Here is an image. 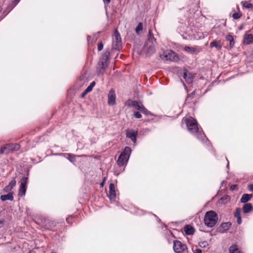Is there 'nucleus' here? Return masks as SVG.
<instances>
[{
	"label": "nucleus",
	"instance_id": "423d86ee",
	"mask_svg": "<svg viewBox=\"0 0 253 253\" xmlns=\"http://www.w3.org/2000/svg\"><path fill=\"white\" fill-rule=\"evenodd\" d=\"M20 146L18 143H8L1 147V154H8L10 152L19 150Z\"/></svg>",
	"mask_w": 253,
	"mask_h": 253
},
{
	"label": "nucleus",
	"instance_id": "f3484780",
	"mask_svg": "<svg viewBox=\"0 0 253 253\" xmlns=\"http://www.w3.org/2000/svg\"><path fill=\"white\" fill-rule=\"evenodd\" d=\"M183 78L188 84H190L193 81V78L192 75L187 71L185 70L183 73Z\"/></svg>",
	"mask_w": 253,
	"mask_h": 253
},
{
	"label": "nucleus",
	"instance_id": "7ed1b4c3",
	"mask_svg": "<svg viewBox=\"0 0 253 253\" xmlns=\"http://www.w3.org/2000/svg\"><path fill=\"white\" fill-rule=\"evenodd\" d=\"M218 215L215 211H207L204 217V223L208 227H213L218 221Z\"/></svg>",
	"mask_w": 253,
	"mask_h": 253
},
{
	"label": "nucleus",
	"instance_id": "5fc2aeb1",
	"mask_svg": "<svg viewBox=\"0 0 253 253\" xmlns=\"http://www.w3.org/2000/svg\"><path fill=\"white\" fill-rule=\"evenodd\" d=\"M20 0H15L16 3H18Z\"/></svg>",
	"mask_w": 253,
	"mask_h": 253
},
{
	"label": "nucleus",
	"instance_id": "f704fd0d",
	"mask_svg": "<svg viewBox=\"0 0 253 253\" xmlns=\"http://www.w3.org/2000/svg\"><path fill=\"white\" fill-rule=\"evenodd\" d=\"M135 213L138 215H141L144 213V211L142 210L137 208L135 210Z\"/></svg>",
	"mask_w": 253,
	"mask_h": 253
},
{
	"label": "nucleus",
	"instance_id": "2f4dec72",
	"mask_svg": "<svg viewBox=\"0 0 253 253\" xmlns=\"http://www.w3.org/2000/svg\"><path fill=\"white\" fill-rule=\"evenodd\" d=\"M142 113L146 115H151V116H155L153 114L151 113L149 111H148L147 109H146L144 107L143 108L142 111H141Z\"/></svg>",
	"mask_w": 253,
	"mask_h": 253
},
{
	"label": "nucleus",
	"instance_id": "13d9d810",
	"mask_svg": "<svg viewBox=\"0 0 253 253\" xmlns=\"http://www.w3.org/2000/svg\"><path fill=\"white\" fill-rule=\"evenodd\" d=\"M2 8H0V12L2 11Z\"/></svg>",
	"mask_w": 253,
	"mask_h": 253
},
{
	"label": "nucleus",
	"instance_id": "bb28decb",
	"mask_svg": "<svg viewBox=\"0 0 253 253\" xmlns=\"http://www.w3.org/2000/svg\"><path fill=\"white\" fill-rule=\"evenodd\" d=\"M225 39L227 41L229 42V46L230 48H232L234 46L235 43L233 37L230 34H228L226 36Z\"/></svg>",
	"mask_w": 253,
	"mask_h": 253
},
{
	"label": "nucleus",
	"instance_id": "8fccbe9b",
	"mask_svg": "<svg viewBox=\"0 0 253 253\" xmlns=\"http://www.w3.org/2000/svg\"><path fill=\"white\" fill-rule=\"evenodd\" d=\"M105 179H106V178H105V177H104V179H103V181H102L100 183V187H103V186H104V182H105Z\"/></svg>",
	"mask_w": 253,
	"mask_h": 253
},
{
	"label": "nucleus",
	"instance_id": "bf43d9fd",
	"mask_svg": "<svg viewBox=\"0 0 253 253\" xmlns=\"http://www.w3.org/2000/svg\"><path fill=\"white\" fill-rule=\"evenodd\" d=\"M0 154H1V148L0 149Z\"/></svg>",
	"mask_w": 253,
	"mask_h": 253
},
{
	"label": "nucleus",
	"instance_id": "4d7b16f0",
	"mask_svg": "<svg viewBox=\"0 0 253 253\" xmlns=\"http://www.w3.org/2000/svg\"><path fill=\"white\" fill-rule=\"evenodd\" d=\"M229 166V162H228L227 165V168H228Z\"/></svg>",
	"mask_w": 253,
	"mask_h": 253
},
{
	"label": "nucleus",
	"instance_id": "a18cd8bd",
	"mask_svg": "<svg viewBox=\"0 0 253 253\" xmlns=\"http://www.w3.org/2000/svg\"><path fill=\"white\" fill-rule=\"evenodd\" d=\"M237 222L238 224H241V223H242V218H241V216L240 217H237Z\"/></svg>",
	"mask_w": 253,
	"mask_h": 253
},
{
	"label": "nucleus",
	"instance_id": "6e6d98bb",
	"mask_svg": "<svg viewBox=\"0 0 253 253\" xmlns=\"http://www.w3.org/2000/svg\"><path fill=\"white\" fill-rule=\"evenodd\" d=\"M29 253H35V252L33 251H31Z\"/></svg>",
	"mask_w": 253,
	"mask_h": 253
},
{
	"label": "nucleus",
	"instance_id": "393cba45",
	"mask_svg": "<svg viewBox=\"0 0 253 253\" xmlns=\"http://www.w3.org/2000/svg\"><path fill=\"white\" fill-rule=\"evenodd\" d=\"M131 106L140 112L142 111L144 107L143 105H140L137 101H133L131 102Z\"/></svg>",
	"mask_w": 253,
	"mask_h": 253
},
{
	"label": "nucleus",
	"instance_id": "473e14b6",
	"mask_svg": "<svg viewBox=\"0 0 253 253\" xmlns=\"http://www.w3.org/2000/svg\"><path fill=\"white\" fill-rule=\"evenodd\" d=\"M241 210L239 208H238L236 209L235 211L234 212V215L235 217H238L241 216Z\"/></svg>",
	"mask_w": 253,
	"mask_h": 253
},
{
	"label": "nucleus",
	"instance_id": "c9c22d12",
	"mask_svg": "<svg viewBox=\"0 0 253 253\" xmlns=\"http://www.w3.org/2000/svg\"><path fill=\"white\" fill-rule=\"evenodd\" d=\"M16 182L15 179L12 180L9 183L8 186L12 189L16 185Z\"/></svg>",
	"mask_w": 253,
	"mask_h": 253
},
{
	"label": "nucleus",
	"instance_id": "4c0bfd02",
	"mask_svg": "<svg viewBox=\"0 0 253 253\" xmlns=\"http://www.w3.org/2000/svg\"><path fill=\"white\" fill-rule=\"evenodd\" d=\"M241 16V14H240L239 13L235 12L233 14L232 17L235 19H239Z\"/></svg>",
	"mask_w": 253,
	"mask_h": 253
},
{
	"label": "nucleus",
	"instance_id": "cd10ccee",
	"mask_svg": "<svg viewBox=\"0 0 253 253\" xmlns=\"http://www.w3.org/2000/svg\"><path fill=\"white\" fill-rule=\"evenodd\" d=\"M184 50L187 51V52L190 53H193L195 52L197 50V48L195 47H191L189 46H186L184 47Z\"/></svg>",
	"mask_w": 253,
	"mask_h": 253
},
{
	"label": "nucleus",
	"instance_id": "9b49d317",
	"mask_svg": "<svg viewBox=\"0 0 253 253\" xmlns=\"http://www.w3.org/2000/svg\"><path fill=\"white\" fill-rule=\"evenodd\" d=\"M108 103L109 105H114L116 103V94L115 90L111 89L108 94Z\"/></svg>",
	"mask_w": 253,
	"mask_h": 253
},
{
	"label": "nucleus",
	"instance_id": "864d4df0",
	"mask_svg": "<svg viewBox=\"0 0 253 253\" xmlns=\"http://www.w3.org/2000/svg\"><path fill=\"white\" fill-rule=\"evenodd\" d=\"M91 38V37L90 36H87V40L89 41Z\"/></svg>",
	"mask_w": 253,
	"mask_h": 253
},
{
	"label": "nucleus",
	"instance_id": "5701e85b",
	"mask_svg": "<svg viewBox=\"0 0 253 253\" xmlns=\"http://www.w3.org/2000/svg\"><path fill=\"white\" fill-rule=\"evenodd\" d=\"M0 199L2 201H5L6 200L12 201L13 200V193L12 192H9L7 194L2 195L0 196Z\"/></svg>",
	"mask_w": 253,
	"mask_h": 253
},
{
	"label": "nucleus",
	"instance_id": "c03bdc74",
	"mask_svg": "<svg viewBox=\"0 0 253 253\" xmlns=\"http://www.w3.org/2000/svg\"><path fill=\"white\" fill-rule=\"evenodd\" d=\"M88 92L87 91H86V90L85 89L84 91L81 94V97L82 98L84 97Z\"/></svg>",
	"mask_w": 253,
	"mask_h": 253
},
{
	"label": "nucleus",
	"instance_id": "a878e982",
	"mask_svg": "<svg viewBox=\"0 0 253 253\" xmlns=\"http://www.w3.org/2000/svg\"><path fill=\"white\" fill-rule=\"evenodd\" d=\"M229 253H243L236 245L231 246L229 249Z\"/></svg>",
	"mask_w": 253,
	"mask_h": 253
},
{
	"label": "nucleus",
	"instance_id": "72a5a7b5",
	"mask_svg": "<svg viewBox=\"0 0 253 253\" xmlns=\"http://www.w3.org/2000/svg\"><path fill=\"white\" fill-rule=\"evenodd\" d=\"M13 7L12 6L11 4L8 5L6 9H5L3 11V13L5 15H7L12 9Z\"/></svg>",
	"mask_w": 253,
	"mask_h": 253
},
{
	"label": "nucleus",
	"instance_id": "6e6552de",
	"mask_svg": "<svg viewBox=\"0 0 253 253\" xmlns=\"http://www.w3.org/2000/svg\"><path fill=\"white\" fill-rule=\"evenodd\" d=\"M28 180V177L24 176L21 180V184L19 189L18 195L22 197L25 196L26 191V185Z\"/></svg>",
	"mask_w": 253,
	"mask_h": 253
},
{
	"label": "nucleus",
	"instance_id": "f257e3e1",
	"mask_svg": "<svg viewBox=\"0 0 253 253\" xmlns=\"http://www.w3.org/2000/svg\"><path fill=\"white\" fill-rule=\"evenodd\" d=\"M184 121L189 132L194 135L208 148H209L211 146L210 143L202 129L201 127H199L196 120L190 117L185 118Z\"/></svg>",
	"mask_w": 253,
	"mask_h": 253
},
{
	"label": "nucleus",
	"instance_id": "2eb2a0df",
	"mask_svg": "<svg viewBox=\"0 0 253 253\" xmlns=\"http://www.w3.org/2000/svg\"><path fill=\"white\" fill-rule=\"evenodd\" d=\"M156 40L154 38L153 35L152 33L151 30H149L148 31V40L146 42V44L147 45H148L149 44H156Z\"/></svg>",
	"mask_w": 253,
	"mask_h": 253
},
{
	"label": "nucleus",
	"instance_id": "39448f33",
	"mask_svg": "<svg viewBox=\"0 0 253 253\" xmlns=\"http://www.w3.org/2000/svg\"><path fill=\"white\" fill-rule=\"evenodd\" d=\"M131 149L128 146L125 147L123 151L120 155L117 161V164L120 167L123 166L128 162L130 154Z\"/></svg>",
	"mask_w": 253,
	"mask_h": 253
},
{
	"label": "nucleus",
	"instance_id": "a211bd4d",
	"mask_svg": "<svg viewBox=\"0 0 253 253\" xmlns=\"http://www.w3.org/2000/svg\"><path fill=\"white\" fill-rule=\"evenodd\" d=\"M156 44H149L147 45L145 43V46L147 47V55L149 56H151L155 51Z\"/></svg>",
	"mask_w": 253,
	"mask_h": 253
},
{
	"label": "nucleus",
	"instance_id": "58836bf2",
	"mask_svg": "<svg viewBox=\"0 0 253 253\" xmlns=\"http://www.w3.org/2000/svg\"><path fill=\"white\" fill-rule=\"evenodd\" d=\"M97 48H98V51H101V50L103 49V44L101 42L98 43Z\"/></svg>",
	"mask_w": 253,
	"mask_h": 253
},
{
	"label": "nucleus",
	"instance_id": "e433bc0d",
	"mask_svg": "<svg viewBox=\"0 0 253 253\" xmlns=\"http://www.w3.org/2000/svg\"><path fill=\"white\" fill-rule=\"evenodd\" d=\"M208 243L206 241L201 242L199 243V246L201 248H206L208 246Z\"/></svg>",
	"mask_w": 253,
	"mask_h": 253
},
{
	"label": "nucleus",
	"instance_id": "aec40b11",
	"mask_svg": "<svg viewBox=\"0 0 253 253\" xmlns=\"http://www.w3.org/2000/svg\"><path fill=\"white\" fill-rule=\"evenodd\" d=\"M210 47H215L217 50H220L222 48V45L220 41L214 40L210 43Z\"/></svg>",
	"mask_w": 253,
	"mask_h": 253
},
{
	"label": "nucleus",
	"instance_id": "9d476101",
	"mask_svg": "<svg viewBox=\"0 0 253 253\" xmlns=\"http://www.w3.org/2000/svg\"><path fill=\"white\" fill-rule=\"evenodd\" d=\"M230 222H226L222 223L217 228V232L220 233H223L227 232L231 226Z\"/></svg>",
	"mask_w": 253,
	"mask_h": 253
},
{
	"label": "nucleus",
	"instance_id": "603ef678",
	"mask_svg": "<svg viewBox=\"0 0 253 253\" xmlns=\"http://www.w3.org/2000/svg\"><path fill=\"white\" fill-rule=\"evenodd\" d=\"M103 1L105 4H109L111 0H103Z\"/></svg>",
	"mask_w": 253,
	"mask_h": 253
},
{
	"label": "nucleus",
	"instance_id": "b1692460",
	"mask_svg": "<svg viewBox=\"0 0 253 253\" xmlns=\"http://www.w3.org/2000/svg\"><path fill=\"white\" fill-rule=\"evenodd\" d=\"M252 197V194H244L242 196V197L240 199V202L242 203L246 204L250 200Z\"/></svg>",
	"mask_w": 253,
	"mask_h": 253
},
{
	"label": "nucleus",
	"instance_id": "09e8293b",
	"mask_svg": "<svg viewBox=\"0 0 253 253\" xmlns=\"http://www.w3.org/2000/svg\"><path fill=\"white\" fill-rule=\"evenodd\" d=\"M18 3H16L15 0H14L13 1H12L11 3L10 4L12 7H14L15 6H16V5Z\"/></svg>",
	"mask_w": 253,
	"mask_h": 253
},
{
	"label": "nucleus",
	"instance_id": "052dcab7",
	"mask_svg": "<svg viewBox=\"0 0 253 253\" xmlns=\"http://www.w3.org/2000/svg\"><path fill=\"white\" fill-rule=\"evenodd\" d=\"M54 253V252H52V253Z\"/></svg>",
	"mask_w": 253,
	"mask_h": 253
},
{
	"label": "nucleus",
	"instance_id": "6ab92c4d",
	"mask_svg": "<svg viewBox=\"0 0 253 253\" xmlns=\"http://www.w3.org/2000/svg\"><path fill=\"white\" fill-rule=\"evenodd\" d=\"M55 155H59V156H64V157H66L69 161H70L72 163H74L76 161V156L73 154H63V153H60V154H55Z\"/></svg>",
	"mask_w": 253,
	"mask_h": 253
},
{
	"label": "nucleus",
	"instance_id": "ddd939ff",
	"mask_svg": "<svg viewBox=\"0 0 253 253\" xmlns=\"http://www.w3.org/2000/svg\"><path fill=\"white\" fill-rule=\"evenodd\" d=\"M137 134V131L131 130L130 131H126V137L130 138L134 143H135L136 142Z\"/></svg>",
	"mask_w": 253,
	"mask_h": 253
},
{
	"label": "nucleus",
	"instance_id": "f8f14e48",
	"mask_svg": "<svg viewBox=\"0 0 253 253\" xmlns=\"http://www.w3.org/2000/svg\"><path fill=\"white\" fill-rule=\"evenodd\" d=\"M108 197L111 201H114L116 197L115 185L112 183L109 184V194Z\"/></svg>",
	"mask_w": 253,
	"mask_h": 253
},
{
	"label": "nucleus",
	"instance_id": "1a4fd4ad",
	"mask_svg": "<svg viewBox=\"0 0 253 253\" xmlns=\"http://www.w3.org/2000/svg\"><path fill=\"white\" fill-rule=\"evenodd\" d=\"M173 250L177 253H180L186 249V246L179 241H174L173 245Z\"/></svg>",
	"mask_w": 253,
	"mask_h": 253
},
{
	"label": "nucleus",
	"instance_id": "ea45409f",
	"mask_svg": "<svg viewBox=\"0 0 253 253\" xmlns=\"http://www.w3.org/2000/svg\"><path fill=\"white\" fill-rule=\"evenodd\" d=\"M134 117L136 119H140L141 118L142 115L141 114L138 112H136L134 114Z\"/></svg>",
	"mask_w": 253,
	"mask_h": 253
},
{
	"label": "nucleus",
	"instance_id": "c85d7f7f",
	"mask_svg": "<svg viewBox=\"0 0 253 253\" xmlns=\"http://www.w3.org/2000/svg\"><path fill=\"white\" fill-rule=\"evenodd\" d=\"M241 4L243 6V7L248 9L252 8L253 7L252 4L248 1H242Z\"/></svg>",
	"mask_w": 253,
	"mask_h": 253
},
{
	"label": "nucleus",
	"instance_id": "a19ab883",
	"mask_svg": "<svg viewBox=\"0 0 253 253\" xmlns=\"http://www.w3.org/2000/svg\"><path fill=\"white\" fill-rule=\"evenodd\" d=\"M12 189L8 186H6L3 189V191L6 193H9Z\"/></svg>",
	"mask_w": 253,
	"mask_h": 253
},
{
	"label": "nucleus",
	"instance_id": "c756f323",
	"mask_svg": "<svg viewBox=\"0 0 253 253\" xmlns=\"http://www.w3.org/2000/svg\"><path fill=\"white\" fill-rule=\"evenodd\" d=\"M143 29V24L141 22H139L136 27L135 28V31L137 34H139V32L142 31Z\"/></svg>",
	"mask_w": 253,
	"mask_h": 253
},
{
	"label": "nucleus",
	"instance_id": "20e7f679",
	"mask_svg": "<svg viewBox=\"0 0 253 253\" xmlns=\"http://www.w3.org/2000/svg\"><path fill=\"white\" fill-rule=\"evenodd\" d=\"M178 31L185 39H192L194 37V32L191 27L186 24L181 23L178 27Z\"/></svg>",
	"mask_w": 253,
	"mask_h": 253
},
{
	"label": "nucleus",
	"instance_id": "3c124183",
	"mask_svg": "<svg viewBox=\"0 0 253 253\" xmlns=\"http://www.w3.org/2000/svg\"><path fill=\"white\" fill-rule=\"evenodd\" d=\"M236 186H237L236 185H232L231 186L230 189V190L233 191V190H234L235 189Z\"/></svg>",
	"mask_w": 253,
	"mask_h": 253
},
{
	"label": "nucleus",
	"instance_id": "37998d69",
	"mask_svg": "<svg viewBox=\"0 0 253 253\" xmlns=\"http://www.w3.org/2000/svg\"><path fill=\"white\" fill-rule=\"evenodd\" d=\"M248 188L250 191L253 192V184L248 185Z\"/></svg>",
	"mask_w": 253,
	"mask_h": 253
},
{
	"label": "nucleus",
	"instance_id": "49530a36",
	"mask_svg": "<svg viewBox=\"0 0 253 253\" xmlns=\"http://www.w3.org/2000/svg\"><path fill=\"white\" fill-rule=\"evenodd\" d=\"M4 222H5L4 219H1V220H0V228L2 227Z\"/></svg>",
	"mask_w": 253,
	"mask_h": 253
},
{
	"label": "nucleus",
	"instance_id": "dca6fc26",
	"mask_svg": "<svg viewBox=\"0 0 253 253\" xmlns=\"http://www.w3.org/2000/svg\"><path fill=\"white\" fill-rule=\"evenodd\" d=\"M244 43L250 44L253 43V34H245L244 36Z\"/></svg>",
	"mask_w": 253,
	"mask_h": 253
},
{
	"label": "nucleus",
	"instance_id": "0eeeda50",
	"mask_svg": "<svg viewBox=\"0 0 253 253\" xmlns=\"http://www.w3.org/2000/svg\"><path fill=\"white\" fill-rule=\"evenodd\" d=\"M161 58L163 60L171 61H176L178 59L176 53L171 50L164 51Z\"/></svg>",
	"mask_w": 253,
	"mask_h": 253
},
{
	"label": "nucleus",
	"instance_id": "412c9836",
	"mask_svg": "<svg viewBox=\"0 0 253 253\" xmlns=\"http://www.w3.org/2000/svg\"><path fill=\"white\" fill-rule=\"evenodd\" d=\"M253 210V206L251 203L244 204L243 206L244 213H248Z\"/></svg>",
	"mask_w": 253,
	"mask_h": 253
},
{
	"label": "nucleus",
	"instance_id": "79ce46f5",
	"mask_svg": "<svg viewBox=\"0 0 253 253\" xmlns=\"http://www.w3.org/2000/svg\"><path fill=\"white\" fill-rule=\"evenodd\" d=\"M72 218H73V216H69L68 217H67L66 218V221L67 222L69 223V224H71L72 223Z\"/></svg>",
	"mask_w": 253,
	"mask_h": 253
},
{
	"label": "nucleus",
	"instance_id": "7c9ffc66",
	"mask_svg": "<svg viewBox=\"0 0 253 253\" xmlns=\"http://www.w3.org/2000/svg\"><path fill=\"white\" fill-rule=\"evenodd\" d=\"M95 84V82H91L90 84L87 87V88L85 89L86 91H87L88 92H89L91 91L93 88V87L94 86Z\"/></svg>",
	"mask_w": 253,
	"mask_h": 253
},
{
	"label": "nucleus",
	"instance_id": "4be33fe9",
	"mask_svg": "<svg viewBox=\"0 0 253 253\" xmlns=\"http://www.w3.org/2000/svg\"><path fill=\"white\" fill-rule=\"evenodd\" d=\"M184 231L186 235H191L194 234L195 230L191 225H186L184 227Z\"/></svg>",
	"mask_w": 253,
	"mask_h": 253
},
{
	"label": "nucleus",
	"instance_id": "f03ea898",
	"mask_svg": "<svg viewBox=\"0 0 253 253\" xmlns=\"http://www.w3.org/2000/svg\"><path fill=\"white\" fill-rule=\"evenodd\" d=\"M109 55L110 52L106 51L99 59L97 67V74L98 76H102L105 69L107 68Z\"/></svg>",
	"mask_w": 253,
	"mask_h": 253
},
{
	"label": "nucleus",
	"instance_id": "4468645a",
	"mask_svg": "<svg viewBox=\"0 0 253 253\" xmlns=\"http://www.w3.org/2000/svg\"><path fill=\"white\" fill-rule=\"evenodd\" d=\"M113 45L118 46L121 43V38L119 33L116 31L114 35Z\"/></svg>",
	"mask_w": 253,
	"mask_h": 253
},
{
	"label": "nucleus",
	"instance_id": "de8ad7c7",
	"mask_svg": "<svg viewBox=\"0 0 253 253\" xmlns=\"http://www.w3.org/2000/svg\"><path fill=\"white\" fill-rule=\"evenodd\" d=\"M194 253H202V250L199 249H196L194 251Z\"/></svg>",
	"mask_w": 253,
	"mask_h": 253
}]
</instances>
